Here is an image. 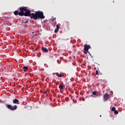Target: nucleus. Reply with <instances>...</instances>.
Wrapping results in <instances>:
<instances>
[{
  "mask_svg": "<svg viewBox=\"0 0 125 125\" xmlns=\"http://www.w3.org/2000/svg\"><path fill=\"white\" fill-rule=\"evenodd\" d=\"M114 114H115V115H118V114H119V111L118 110H115L114 111Z\"/></svg>",
  "mask_w": 125,
  "mask_h": 125,
  "instance_id": "nucleus-12",
  "label": "nucleus"
},
{
  "mask_svg": "<svg viewBox=\"0 0 125 125\" xmlns=\"http://www.w3.org/2000/svg\"><path fill=\"white\" fill-rule=\"evenodd\" d=\"M111 110H112L113 112H114V111L116 110V107H112Z\"/></svg>",
  "mask_w": 125,
  "mask_h": 125,
  "instance_id": "nucleus-13",
  "label": "nucleus"
},
{
  "mask_svg": "<svg viewBox=\"0 0 125 125\" xmlns=\"http://www.w3.org/2000/svg\"><path fill=\"white\" fill-rule=\"evenodd\" d=\"M96 75H98V70H96Z\"/></svg>",
  "mask_w": 125,
  "mask_h": 125,
  "instance_id": "nucleus-19",
  "label": "nucleus"
},
{
  "mask_svg": "<svg viewBox=\"0 0 125 125\" xmlns=\"http://www.w3.org/2000/svg\"><path fill=\"white\" fill-rule=\"evenodd\" d=\"M58 31H59V29H58V28H56L55 30V33H58Z\"/></svg>",
  "mask_w": 125,
  "mask_h": 125,
  "instance_id": "nucleus-14",
  "label": "nucleus"
},
{
  "mask_svg": "<svg viewBox=\"0 0 125 125\" xmlns=\"http://www.w3.org/2000/svg\"><path fill=\"white\" fill-rule=\"evenodd\" d=\"M46 93H47L46 91H44V94H46Z\"/></svg>",
  "mask_w": 125,
  "mask_h": 125,
  "instance_id": "nucleus-20",
  "label": "nucleus"
},
{
  "mask_svg": "<svg viewBox=\"0 0 125 125\" xmlns=\"http://www.w3.org/2000/svg\"><path fill=\"white\" fill-rule=\"evenodd\" d=\"M97 97H98V95H96Z\"/></svg>",
  "mask_w": 125,
  "mask_h": 125,
  "instance_id": "nucleus-21",
  "label": "nucleus"
},
{
  "mask_svg": "<svg viewBox=\"0 0 125 125\" xmlns=\"http://www.w3.org/2000/svg\"><path fill=\"white\" fill-rule=\"evenodd\" d=\"M21 8H23V10H22V13H23V15L22 16H29L31 18V19H33V17L32 16V13L31 14V11L25 7H21Z\"/></svg>",
  "mask_w": 125,
  "mask_h": 125,
  "instance_id": "nucleus-2",
  "label": "nucleus"
},
{
  "mask_svg": "<svg viewBox=\"0 0 125 125\" xmlns=\"http://www.w3.org/2000/svg\"><path fill=\"white\" fill-rule=\"evenodd\" d=\"M90 48V45L85 44L83 49L84 51H88V49Z\"/></svg>",
  "mask_w": 125,
  "mask_h": 125,
  "instance_id": "nucleus-6",
  "label": "nucleus"
},
{
  "mask_svg": "<svg viewBox=\"0 0 125 125\" xmlns=\"http://www.w3.org/2000/svg\"><path fill=\"white\" fill-rule=\"evenodd\" d=\"M92 94H93V95H96V91H94V92H93Z\"/></svg>",
  "mask_w": 125,
  "mask_h": 125,
  "instance_id": "nucleus-17",
  "label": "nucleus"
},
{
  "mask_svg": "<svg viewBox=\"0 0 125 125\" xmlns=\"http://www.w3.org/2000/svg\"><path fill=\"white\" fill-rule=\"evenodd\" d=\"M22 70H23V72H27V71H28V67L27 66H24L22 68Z\"/></svg>",
  "mask_w": 125,
  "mask_h": 125,
  "instance_id": "nucleus-10",
  "label": "nucleus"
},
{
  "mask_svg": "<svg viewBox=\"0 0 125 125\" xmlns=\"http://www.w3.org/2000/svg\"><path fill=\"white\" fill-rule=\"evenodd\" d=\"M87 52H88V51H84V54H86L87 53Z\"/></svg>",
  "mask_w": 125,
  "mask_h": 125,
  "instance_id": "nucleus-18",
  "label": "nucleus"
},
{
  "mask_svg": "<svg viewBox=\"0 0 125 125\" xmlns=\"http://www.w3.org/2000/svg\"><path fill=\"white\" fill-rule=\"evenodd\" d=\"M56 27H57V29H58L59 30V28H60V26H59L58 24H57V25H56Z\"/></svg>",
  "mask_w": 125,
  "mask_h": 125,
  "instance_id": "nucleus-16",
  "label": "nucleus"
},
{
  "mask_svg": "<svg viewBox=\"0 0 125 125\" xmlns=\"http://www.w3.org/2000/svg\"><path fill=\"white\" fill-rule=\"evenodd\" d=\"M20 12H19L18 11L16 10L14 12V15H16V16L19 15L20 16H23V10H24V9L22 8V7H20Z\"/></svg>",
  "mask_w": 125,
  "mask_h": 125,
  "instance_id": "nucleus-4",
  "label": "nucleus"
},
{
  "mask_svg": "<svg viewBox=\"0 0 125 125\" xmlns=\"http://www.w3.org/2000/svg\"><path fill=\"white\" fill-rule=\"evenodd\" d=\"M32 19L38 20V19H44L45 16L43 15V12L38 11L35 12V14L32 13Z\"/></svg>",
  "mask_w": 125,
  "mask_h": 125,
  "instance_id": "nucleus-1",
  "label": "nucleus"
},
{
  "mask_svg": "<svg viewBox=\"0 0 125 125\" xmlns=\"http://www.w3.org/2000/svg\"><path fill=\"white\" fill-rule=\"evenodd\" d=\"M100 117H101V115H100Z\"/></svg>",
  "mask_w": 125,
  "mask_h": 125,
  "instance_id": "nucleus-22",
  "label": "nucleus"
},
{
  "mask_svg": "<svg viewBox=\"0 0 125 125\" xmlns=\"http://www.w3.org/2000/svg\"><path fill=\"white\" fill-rule=\"evenodd\" d=\"M6 108H7V109H8L10 111H15V110H16V109H17V105H16L12 106L11 104H6Z\"/></svg>",
  "mask_w": 125,
  "mask_h": 125,
  "instance_id": "nucleus-3",
  "label": "nucleus"
},
{
  "mask_svg": "<svg viewBox=\"0 0 125 125\" xmlns=\"http://www.w3.org/2000/svg\"><path fill=\"white\" fill-rule=\"evenodd\" d=\"M13 103L14 104H19V100H17V99H15L13 100Z\"/></svg>",
  "mask_w": 125,
  "mask_h": 125,
  "instance_id": "nucleus-8",
  "label": "nucleus"
},
{
  "mask_svg": "<svg viewBox=\"0 0 125 125\" xmlns=\"http://www.w3.org/2000/svg\"><path fill=\"white\" fill-rule=\"evenodd\" d=\"M42 51H43L44 52H48V50L46 48L42 47Z\"/></svg>",
  "mask_w": 125,
  "mask_h": 125,
  "instance_id": "nucleus-9",
  "label": "nucleus"
},
{
  "mask_svg": "<svg viewBox=\"0 0 125 125\" xmlns=\"http://www.w3.org/2000/svg\"><path fill=\"white\" fill-rule=\"evenodd\" d=\"M22 23H24V24L28 23V21H23Z\"/></svg>",
  "mask_w": 125,
  "mask_h": 125,
  "instance_id": "nucleus-15",
  "label": "nucleus"
},
{
  "mask_svg": "<svg viewBox=\"0 0 125 125\" xmlns=\"http://www.w3.org/2000/svg\"><path fill=\"white\" fill-rule=\"evenodd\" d=\"M59 87L60 89H63V88H64V85H63L62 84H61L59 85Z\"/></svg>",
  "mask_w": 125,
  "mask_h": 125,
  "instance_id": "nucleus-11",
  "label": "nucleus"
},
{
  "mask_svg": "<svg viewBox=\"0 0 125 125\" xmlns=\"http://www.w3.org/2000/svg\"><path fill=\"white\" fill-rule=\"evenodd\" d=\"M110 99V95L108 93H106L104 95V101H107V100Z\"/></svg>",
  "mask_w": 125,
  "mask_h": 125,
  "instance_id": "nucleus-5",
  "label": "nucleus"
},
{
  "mask_svg": "<svg viewBox=\"0 0 125 125\" xmlns=\"http://www.w3.org/2000/svg\"><path fill=\"white\" fill-rule=\"evenodd\" d=\"M53 75H56V76L58 78H62V77H63V75H62V74H59V73H58V72L56 73H53Z\"/></svg>",
  "mask_w": 125,
  "mask_h": 125,
  "instance_id": "nucleus-7",
  "label": "nucleus"
}]
</instances>
